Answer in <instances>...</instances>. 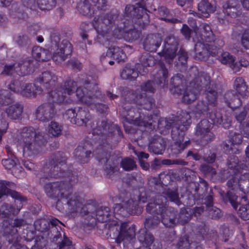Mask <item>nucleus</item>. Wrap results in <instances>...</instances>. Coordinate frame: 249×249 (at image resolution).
Masks as SVG:
<instances>
[{
  "label": "nucleus",
  "instance_id": "49",
  "mask_svg": "<svg viewBox=\"0 0 249 249\" xmlns=\"http://www.w3.org/2000/svg\"><path fill=\"white\" fill-rule=\"evenodd\" d=\"M67 158L65 155L60 152L56 153L52 157L51 160V164L59 165V166H67L66 164Z\"/></svg>",
  "mask_w": 249,
  "mask_h": 249
},
{
  "label": "nucleus",
  "instance_id": "62",
  "mask_svg": "<svg viewBox=\"0 0 249 249\" xmlns=\"http://www.w3.org/2000/svg\"><path fill=\"white\" fill-rule=\"evenodd\" d=\"M121 167L125 171H130L135 169L137 167L136 162L131 159L126 158L123 159L121 162Z\"/></svg>",
  "mask_w": 249,
  "mask_h": 249
},
{
  "label": "nucleus",
  "instance_id": "5",
  "mask_svg": "<svg viewBox=\"0 0 249 249\" xmlns=\"http://www.w3.org/2000/svg\"><path fill=\"white\" fill-rule=\"evenodd\" d=\"M48 101L39 105L36 110L35 117L39 121L48 122L55 117L57 111L53 103L64 105L71 102L68 97L58 90H52L49 93Z\"/></svg>",
  "mask_w": 249,
  "mask_h": 249
},
{
  "label": "nucleus",
  "instance_id": "8",
  "mask_svg": "<svg viewBox=\"0 0 249 249\" xmlns=\"http://www.w3.org/2000/svg\"><path fill=\"white\" fill-rule=\"evenodd\" d=\"M118 15L112 12L95 17L93 25L99 36L106 37L117 25Z\"/></svg>",
  "mask_w": 249,
  "mask_h": 249
},
{
  "label": "nucleus",
  "instance_id": "11",
  "mask_svg": "<svg viewBox=\"0 0 249 249\" xmlns=\"http://www.w3.org/2000/svg\"><path fill=\"white\" fill-rule=\"evenodd\" d=\"M146 11L145 3L143 1L136 3L135 5H127L125 9L127 16L132 18L133 21L135 19H137L136 24L142 28H144L149 22Z\"/></svg>",
  "mask_w": 249,
  "mask_h": 249
},
{
  "label": "nucleus",
  "instance_id": "15",
  "mask_svg": "<svg viewBox=\"0 0 249 249\" xmlns=\"http://www.w3.org/2000/svg\"><path fill=\"white\" fill-rule=\"evenodd\" d=\"M15 186V184L12 182L0 180V198L3 196L10 195L16 200L21 202L26 201L27 200L26 197L12 190Z\"/></svg>",
  "mask_w": 249,
  "mask_h": 249
},
{
  "label": "nucleus",
  "instance_id": "29",
  "mask_svg": "<svg viewBox=\"0 0 249 249\" xmlns=\"http://www.w3.org/2000/svg\"><path fill=\"white\" fill-rule=\"evenodd\" d=\"M170 90L173 94H181L185 89V85L184 84L183 80L180 76V74H177L172 77L170 81Z\"/></svg>",
  "mask_w": 249,
  "mask_h": 249
},
{
  "label": "nucleus",
  "instance_id": "7",
  "mask_svg": "<svg viewBox=\"0 0 249 249\" xmlns=\"http://www.w3.org/2000/svg\"><path fill=\"white\" fill-rule=\"evenodd\" d=\"M87 87L92 88L91 90L86 94L82 88H79L76 91V96L82 103L90 106L94 105L98 111L100 113H106L107 111V107L104 104L99 103L103 98V95L98 90V88L94 83H89L87 82Z\"/></svg>",
  "mask_w": 249,
  "mask_h": 249
},
{
  "label": "nucleus",
  "instance_id": "23",
  "mask_svg": "<svg viewBox=\"0 0 249 249\" xmlns=\"http://www.w3.org/2000/svg\"><path fill=\"white\" fill-rule=\"evenodd\" d=\"M66 199L68 209L72 213L81 211L84 208V199L75 195L71 196V192L68 198Z\"/></svg>",
  "mask_w": 249,
  "mask_h": 249
},
{
  "label": "nucleus",
  "instance_id": "48",
  "mask_svg": "<svg viewBox=\"0 0 249 249\" xmlns=\"http://www.w3.org/2000/svg\"><path fill=\"white\" fill-rule=\"evenodd\" d=\"M234 88L241 95L244 96L247 93V86L242 77L236 78L234 82Z\"/></svg>",
  "mask_w": 249,
  "mask_h": 249
},
{
  "label": "nucleus",
  "instance_id": "30",
  "mask_svg": "<svg viewBox=\"0 0 249 249\" xmlns=\"http://www.w3.org/2000/svg\"><path fill=\"white\" fill-rule=\"evenodd\" d=\"M23 111V106L18 103L9 106L5 110L8 117L12 120L19 119L21 117Z\"/></svg>",
  "mask_w": 249,
  "mask_h": 249
},
{
  "label": "nucleus",
  "instance_id": "32",
  "mask_svg": "<svg viewBox=\"0 0 249 249\" xmlns=\"http://www.w3.org/2000/svg\"><path fill=\"white\" fill-rule=\"evenodd\" d=\"M176 216V211L174 209L169 208L160 218H161V222L165 226L170 228L175 226L177 223Z\"/></svg>",
  "mask_w": 249,
  "mask_h": 249
},
{
  "label": "nucleus",
  "instance_id": "13",
  "mask_svg": "<svg viewBox=\"0 0 249 249\" xmlns=\"http://www.w3.org/2000/svg\"><path fill=\"white\" fill-rule=\"evenodd\" d=\"M166 198L162 196L158 195L154 200L149 202L146 208V211L155 215H160V217L164 214L165 211L168 210L166 204Z\"/></svg>",
  "mask_w": 249,
  "mask_h": 249
},
{
  "label": "nucleus",
  "instance_id": "20",
  "mask_svg": "<svg viewBox=\"0 0 249 249\" xmlns=\"http://www.w3.org/2000/svg\"><path fill=\"white\" fill-rule=\"evenodd\" d=\"M162 38L158 34H150L144 39L143 48L147 51L155 52L161 45Z\"/></svg>",
  "mask_w": 249,
  "mask_h": 249
},
{
  "label": "nucleus",
  "instance_id": "28",
  "mask_svg": "<svg viewBox=\"0 0 249 249\" xmlns=\"http://www.w3.org/2000/svg\"><path fill=\"white\" fill-rule=\"evenodd\" d=\"M194 30L196 33L200 30L201 39L203 41L211 42L214 40V36L211 27L208 24L202 23L200 25L199 29L196 26Z\"/></svg>",
  "mask_w": 249,
  "mask_h": 249
},
{
  "label": "nucleus",
  "instance_id": "2",
  "mask_svg": "<svg viewBox=\"0 0 249 249\" xmlns=\"http://www.w3.org/2000/svg\"><path fill=\"white\" fill-rule=\"evenodd\" d=\"M191 124V116L188 112L181 111L178 117L173 119H162L159 121L158 127L163 130L172 128L171 137L174 141L172 145L171 151L174 155L180 153L190 143L189 141L184 142V132Z\"/></svg>",
  "mask_w": 249,
  "mask_h": 249
},
{
  "label": "nucleus",
  "instance_id": "24",
  "mask_svg": "<svg viewBox=\"0 0 249 249\" xmlns=\"http://www.w3.org/2000/svg\"><path fill=\"white\" fill-rule=\"evenodd\" d=\"M193 84L194 88L196 90L199 91L203 89H207L210 87V78L208 74L204 72H200L196 76L193 81L191 83Z\"/></svg>",
  "mask_w": 249,
  "mask_h": 249
},
{
  "label": "nucleus",
  "instance_id": "1",
  "mask_svg": "<svg viewBox=\"0 0 249 249\" xmlns=\"http://www.w3.org/2000/svg\"><path fill=\"white\" fill-rule=\"evenodd\" d=\"M117 132L118 135H122L119 126L113 124H109L106 121H102L100 126L93 130L94 134L101 135L102 142L93 151V155L101 163L105 164L104 170L107 177L110 178L116 170L114 157L111 156V146L108 142L113 135Z\"/></svg>",
  "mask_w": 249,
  "mask_h": 249
},
{
  "label": "nucleus",
  "instance_id": "47",
  "mask_svg": "<svg viewBox=\"0 0 249 249\" xmlns=\"http://www.w3.org/2000/svg\"><path fill=\"white\" fill-rule=\"evenodd\" d=\"M158 13L160 18L166 21L175 23L180 22V20L176 18H170L168 9L164 6H161L158 9Z\"/></svg>",
  "mask_w": 249,
  "mask_h": 249
},
{
  "label": "nucleus",
  "instance_id": "43",
  "mask_svg": "<svg viewBox=\"0 0 249 249\" xmlns=\"http://www.w3.org/2000/svg\"><path fill=\"white\" fill-rule=\"evenodd\" d=\"M76 123L78 125H83L89 120V112L81 108H77L76 115Z\"/></svg>",
  "mask_w": 249,
  "mask_h": 249
},
{
  "label": "nucleus",
  "instance_id": "57",
  "mask_svg": "<svg viewBox=\"0 0 249 249\" xmlns=\"http://www.w3.org/2000/svg\"><path fill=\"white\" fill-rule=\"evenodd\" d=\"M237 196L231 191H228L227 194L223 196V199L225 203L229 202L233 208L237 210L238 204L236 202Z\"/></svg>",
  "mask_w": 249,
  "mask_h": 249
},
{
  "label": "nucleus",
  "instance_id": "50",
  "mask_svg": "<svg viewBox=\"0 0 249 249\" xmlns=\"http://www.w3.org/2000/svg\"><path fill=\"white\" fill-rule=\"evenodd\" d=\"M177 50V49L164 47L162 52L159 53L158 54L163 56L165 59L169 62L176 56Z\"/></svg>",
  "mask_w": 249,
  "mask_h": 249
},
{
  "label": "nucleus",
  "instance_id": "33",
  "mask_svg": "<svg viewBox=\"0 0 249 249\" xmlns=\"http://www.w3.org/2000/svg\"><path fill=\"white\" fill-rule=\"evenodd\" d=\"M224 100L227 106L231 108H235L241 105L240 99L234 91H228L225 94Z\"/></svg>",
  "mask_w": 249,
  "mask_h": 249
},
{
  "label": "nucleus",
  "instance_id": "12",
  "mask_svg": "<svg viewBox=\"0 0 249 249\" xmlns=\"http://www.w3.org/2000/svg\"><path fill=\"white\" fill-rule=\"evenodd\" d=\"M125 100L128 102L132 100L135 104L141 108L146 110L151 109L155 105L154 100L150 96H147L146 94H138L135 96L132 91H127L125 95Z\"/></svg>",
  "mask_w": 249,
  "mask_h": 249
},
{
  "label": "nucleus",
  "instance_id": "25",
  "mask_svg": "<svg viewBox=\"0 0 249 249\" xmlns=\"http://www.w3.org/2000/svg\"><path fill=\"white\" fill-rule=\"evenodd\" d=\"M165 142L159 136H154L151 140L148 148L155 154H162L165 149Z\"/></svg>",
  "mask_w": 249,
  "mask_h": 249
},
{
  "label": "nucleus",
  "instance_id": "41",
  "mask_svg": "<svg viewBox=\"0 0 249 249\" xmlns=\"http://www.w3.org/2000/svg\"><path fill=\"white\" fill-rule=\"evenodd\" d=\"M35 29L31 28L29 29V36L28 35H20L16 38L17 43L21 46H25L31 43V39L35 37L37 33L35 32Z\"/></svg>",
  "mask_w": 249,
  "mask_h": 249
},
{
  "label": "nucleus",
  "instance_id": "60",
  "mask_svg": "<svg viewBox=\"0 0 249 249\" xmlns=\"http://www.w3.org/2000/svg\"><path fill=\"white\" fill-rule=\"evenodd\" d=\"M35 88V85L24 83L21 94L26 97H34V90Z\"/></svg>",
  "mask_w": 249,
  "mask_h": 249
},
{
  "label": "nucleus",
  "instance_id": "14",
  "mask_svg": "<svg viewBox=\"0 0 249 249\" xmlns=\"http://www.w3.org/2000/svg\"><path fill=\"white\" fill-rule=\"evenodd\" d=\"M212 127V123L206 119L202 120L196 125V134L201 137L202 143L206 144L214 139V135L211 131Z\"/></svg>",
  "mask_w": 249,
  "mask_h": 249
},
{
  "label": "nucleus",
  "instance_id": "31",
  "mask_svg": "<svg viewBox=\"0 0 249 249\" xmlns=\"http://www.w3.org/2000/svg\"><path fill=\"white\" fill-rule=\"evenodd\" d=\"M22 202L19 201V204L15 203L14 205L9 203H5L1 206L2 214L5 217H8L10 215H17L22 207Z\"/></svg>",
  "mask_w": 249,
  "mask_h": 249
},
{
  "label": "nucleus",
  "instance_id": "58",
  "mask_svg": "<svg viewBox=\"0 0 249 249\" xmlns=\"http://www.w3.org/2000/svg\"><path fill=\"white\" fill-rule=\"evenodd\" d=\"M55 0H37L38 7L42 10H50L55 6Z\"/></svg>",
  "mask_w": 249,
  "mask_h": 249
},
{
  "label": "nucleus",
  "instance_id": "3",
  "mask_svg": "<svg viewBox=\"0 0 249 249\" xmlns=\"http://www.w3.org/2000/svg\"><path fill=\"white\" fill-rule=\"evenodd\" d=\"M50 53L37 47L33 49L32 54L36 61H46L52 58L54 61H64L72 51L71 44L67 39H61L58 33H52L50 36Z\"/></svg>",
  "mask_w": 249,
  "mask_h": 249
},
{
  "label": "nucleus",
  "instance_id": "40",
  "mask_svg": "<svg viewBox=\"0 0 249 249\" xmlns=\"http://www.w3.org/2000/svg\"><path fill=\"white\" fill-rule=\"evenodd\" d=\"M139 70H135L130 65H126L121 73V76L123 79L134 80L138 76Z\"/></svg>",
  "mask_w": 249,
  "mask_h": 249
},
{
  "label": "nucleus",
  "instance_id": "34",
  "mask_svg": "<svg viewBox=\"0 0 249 249\" xmlns=\"http://www.w3.org/2000/svg\"><path fill=\"white\" fill-rule=\"evenodd\" d=\"M209 119L211 121L212 125L213 124L222 125L225 128H228L231 125V122L228 119H226L223 122V119L221 114L218 112H212L209 113Z\"/></svg>",
  "mask_w": 249,
  "mask_h": 249
},
{
  "label": "nucleus",
  "instance_id": "42",
  "mask_svg": "<svg viewBox=\"0 0 249 249\" xmlns=\"http://www.w3.org/2000/svg\"><path fill=\"white\" fill-rule=\"evenodd\" d=\"M177 246L178 249H201L196 243H190L188 237L186 236L179 239Z\"/></svg>",
  "mask_w": 249,
  "mask_h": 249
},
{
  "label": "nucleus",
  "instance_id": "19",
  "mask_svg": "<svg viewBox=\"0 0 249 249\" xmlns=\"http://www.w3.org/2000/svg\"><path fill=\"white\" fill-rule=\"evenodd\" d=\"M19 70L17 73L21 76H25L33 72L37 66V62L33 58H27L18 65Z\"/></svg>",
  "mask_w": 249,
  "mask_h": 249
},
{
  "label": "nucleus",
  "instance_id": "38",
  "mask_svg": "<svg viewBox=\"0 0 249 249\" xmlns=\"http://www.w3.org/2000/svg\"><path fill=\"white\" fill-rule=\"evenodd\" d=\"M219 60L222 64L229 65L234 72H237L238 67L237 65H234L235 57L228 52L223 53L219 57Z\"/></svg>",
  "mask_w": 249,
  "mask_h": 249
},
{
  "label": "nucleus",
  "instance_id": "27",
  "mask_svg": "<svg viewBox=\"0 0 249 249\" xmlns=\"http://www.w3.org/2000/svg\"><path fill=\"white\" fill-rule=\"evenodd\" d=\"M112 57L113 59L117 60L118 62L124 61L125 58V55L123 50L118 47L111 46L106 53H103L101 56V61L104 60V58Z\"/></svg>",
  "mask_w": 249,
  "mask_h": 249
},
{
  "label": "nucleus",
  "instance_id": "36",
  "mask_svg": "<svg viewBox=\"0 0 249 249\" xmlns=\"http://www.w3.org/2000/svg\"><path fill=\"white\" fill-rule=\"evenodd\" d=\"M110 216V209L108 207L101 206L98 208L95 214V219H96L99 222H107Z\"/></svg>",
  "mask_w": 249,
  "mask_h": 249
},
{
  "label": "nucleus",
  "instance_id": "18",
  "mask_svg": "<svg viewBox=\"0 0 249 249\" xmlns=\"http://www.w3.org/2000/svg\"><path fill=\"white\" fill-rule=\"evenodd\" d=\"M36 82L42 84L47 89L54 87L57 82V77L50 71H44L36 79Z\"/></svg>",
  "mask_w": 249,
  "mask_h": 249
},
{
  "label": "nucleus",
  "instance_id": "51",
  "mask_svg": "<svg viewBox=\"0 0 249 249\" xmlns=\"http://www.w3.org/2000/svg\"><path fill=\"white\" fill-rule=\"evenodd\" d=\"M160 218L158 216H150L145 219L144 222L145 230L155 229L160 223Z\"/></svg>",
  "mask_w": 249,
  "mask_h": 249
},
{
  "label": "nucleus",
  "instance_id": "52",
  "mask_svg": "<svg viewBox=\"0 0 249 249\" xmlns=\"http://www.w3.org/2000/svg\"><path fill=\"white\" fill-rule=\"evenodd\" d=\"M198 92L199 91L196 90V89L195 90L187 89L184 92L182 97L183 102L186 104H190L197 98Z\"/></svg>",
  "mask_w": 249,
  "mask_h": 249
},
{
  "label": "nucleus",
  "instance_id": "44",
  "mask_svg": "<svg viewBox=\"0 0 249 249\" xmlns=\"http://www.w3.org/2000/svg\"><path fill=\"white\" fill-rule=\"evenodd\" d=\"M91 154V152L90 150H87L86 147L81 146H78L74 152V156L76 158L83 163L88 161V158Z\"/></svg>",
  "mask_w": 249,
  "mask_h": 249
},
{
  "label": "nucleus",
  "instance_id": "6",
  "mask_svg": "<svg viewBox=\"0 0 249 249\" xmlns=\"http://www.w3.org/2000/svg\"><path fill=\"white\" fill-rule=\"evenodd\" d=\"M67 166H59V165H52L50 167L47 166L43 168V171L37 174L39 178L40 183L44 182V179L51 178H64V182L75 184L77 181V178L71 171L68 170Z\"/></svg>",
  "mask_w": 249,
  "mask_h": 249
},
{
  "label": "nucleus",
  "instance_id": "56",
  "mask_svg": "<svg viewBox=\"0 0 249 249\" xmlns=\"http://www.w3.org/2000/svg\"><path fill=\"white\" fill-rule=\"evenodd\" d=\"M206 96L208 104L213 106H215L217 99V92L215 89L210 87H208L205 89Z\"/></svg>",
  "mask_w": 249,
  "mask_h": 249
},
{
  "label": "nucleus",
  "instance_id": "26",
  "mask_svg": "<svg viewBox=\"0 0 249 249\" xmlns=\"http://www.w3.org/2000/svg\"><path fill=\"white\" fill-rule=\"evenodd\" d=\"M156 60L154 57L148 53H142L139 57V62L136 64V68L139 71V72L142 71L145 72V68L151 67L155 64Z\"/></svg>",
  "mask_w": 249,
  "mask_h": 249
},
{
  "label": "nucleus",
  "instance_id": "10",
  "mask_svg": "<svg viewBox=\"0 0 249 249\" xmlns=\"http://www.w3.org/2000/svg\"><path fill=\"white\" fill-rule=\"evenodd\" d=\"M197 42L195 48L196 58L200 60H205L207 59L209 55L215 56L217 53L219 49L224 43L222 40L217 39L211 42Z\"/></svg>",
  "mask_w": 249,
  "mask_h": 249
},
{
  "label": "nucleus",
  "instance_id": "17",
  "mask_svg": "<svg viewBox=\"0 0 249 249\" xmlns=\"http://www.w3.org/2000/svg\"><path fill=\"white\" fill-rule=\"evenodd\" d=\"M120 234L117 238V243L120 244L124 240L130 241L135 238V226L132 225L128 227L126 223H122L120 227Z\"/></svg>",
  "mask_w": 249,
  "mask_h": 249
},
{
  "label": "nucleus",
  "instance_id": "39",
  "mask_svg": "<svg viewBox=\"0 0 249 249\" xmlns=\"http://www.w3.org/2000/svg\"><path fill=\"white\" fill-rule=\"evenodd\" d=\"M168 71L163 64H160L158 71V76L156 79L157 84L162 88L167 87L168 85Z\"/></svg>",
  "mask_w": 249,
  "mask_h": 249
},
{
  "label": "nucleus",
  "instance_id": "64",
  "mask_svg": "<svg viewBox=\"0 0 249 249\" xmlns=\"http://www.w3.org/2000/svg\"><path fill=\"white\" fill-rule=\"evenodd\" d=\"M238 213L245 220L249 219V203L243 204L238 210Z\"/></svg>",
  "mask_w": 249,
  "mask_h": 249
},
{
  "label": "nucleus",
  "instance_id": "22",
  "mask_svg": "<svg viewBox=\"0 0 249 249\" xmlns=\"http://www.w3.org/2000/svg\"><path fill=\"white\" fill-rule=\"evenodd\" d=\"M223 8L224 13L231 18H236L242 14L239 3L234 0H228L223 4Z\"/></svg>",
  "mask_w": 249,
  "mask_h": 249
},
{
  "label": "nucleus",
  "instance_id": "37",
  "mask_svg": "<svg viewBox=\"0 0 249 249\" xmlns=\"http://www.w3.org/2000/svg\"><path fill=\"white\" fill-rule=\"evenodd\" d=\"M198 14L202 17H208L210 13L214 11V7L207 0H202L198 4Z\"/></svg>",
  "mask_w": 249,
  "mask_h": 249
},
{
  "label": "nucleus",
  "instance_id": "4",
  "mask_svg": "<svg viewBox=\"0 0 249 249\" xmlns=\"http://www.w3.org/2000/svg\"><path fill=\"white\" fill-rule=\"evenodd\" d=\"M18 140L24 154L28 156L37 153L47 142L45 133L32 126L23 128Z\"/></svg>",
  "mask_w": 249,
  "mask_h": 249
},
{
  "label": "nucleus",
  "instance_id": "46",
  "mask_svg": "<svg viewBox=\"0 0 249 249\" xmlns=\"http://www.w3.org/2000/svg\"><path fill=\"white\" fill-rule=\"evenodd\" d=\"M14 102L12 94L6 89H0V104L2 106L8 105Z\"/></svg>",
  "mask_w": 249,
  "mask_h": 249
},
{
  "label": "nucleus",
  "instance_id": "55",
  "mask_svg": "<svg viewBox=\"0 0 249 249\" xmlns=\"http://www.w3.org/2000/svg\"><path fill=\"white\" fill-rule=\"evenodd\" d=\"M191 218V212H188L187 209H181L179 213L177 222L184 225L188 223Z\"/></svg>",
  "mask_w": 249,
  "mask_h": 249
},
{
  "label": "nucleus",
  "instance_id": "61",
  "mask_svg": "<svg viewBox=\"0 0 249 249\" xmlns=\"http://www.w3.org/2000/svg\"><path fill=\"white\" fill-rule=\"evenodd\" d=\"M179 45L178 39L173 35H169L167 36L164 40V47L173 48L178 49Z\"/></svg>",
  "mask_w": 249,
  "mask_h": 249
},
{
  "label": "nucleus",
  "instance_id": "21",
  "mask_svg": "<svg viewBox=\"0 0 249 249\" xmlns=\"http://www.w3.org/2000/svg\"><path fill=\"white\" fill-rule=\"evenodd\" d=\"M127 107L125 106L124 109L126 111V114L125 116V120L129 124H133L139 126L147 127L148 125H151V122H146L145 120L141 119V117L139 118L137 116L133 108L127 109Z\"/></svg>",
  "mask_w": 249,
  "mask_h": 249
},
{
  "label": "nucleus",
  "instance_id": "63",
  "mask_svg": "<svg viewBox=\"0 0 249 249\" xmlns=\"http://www.w3.org/2000/svg\"><path fill=\"white\" fill-rule=\"evenodd\" d=\"M36 228L41 232H44L48 230L50 231V222L45 219H40L36 221L35 222Z\"/></svg>",
  "mask_w": 249,
  "mask_h": 249
},
{
  "label": "nucleus",
  "instance_id": "59",
  "mask_svg": "<svg viewBox=\"0 0 249 249\" xmlns=\"http://www.w3.org/2000/svg\"><path fill=\"white\" fill-rule=\"evenodd\" d=\"M90 4L88 0L80 2L77 6L79 12L84 15H91Z\"/></svg>",
  "mask_w": 249,
  "mask_h": 249
},
{
  "label": "nucleus",
  "instance_id": "45",
  "mask_svg": "<svg viewBox=\"0 0 249 249\" xmlns=\"http://www.w3.org/2000/svg\"><path fill=\"white\" fill-rule=\"evenodd\" d=\"M122 207L124 211H126L128 213L132 215L135 214L137 213L138 201L131 199L127 201L123 202Z\"/></svg>",
  "mask_w": 249,
  "mask_h": 249
},
{
  "label": "nucleus",
  "instance_id": "35",
  "mask_svg": "<svg viewBox=\"0 0 249 249\" xmlns=\"http://www.w3.org/2000/svg\"><path fill=\"white\" fill-rule=\"evenodd\" d=\"M137 237L140 242L146 247L150 246L154 241L153 235L145 229H141L139 231Z\"/></svg>",
  "mask_w": 249,
  "mask_h": 249
},
{
  "label": "nucleus",
  "instance_id": "16",
  "mask_svg": "<svg viewBox=\"0 0 249 249\" xmlns=\"http://www.w3.org/2000/svg\"><path fill=\"white\" fill-rule=\"evenodd\" d=\"M87 82L89 83H93V82L91 83L88 81H85L84 87H79V88H82L84 89V90L86 94L89 92V90H91L92 89V88L87 87ZM77 86L76 82L73 80L69 78L64 81L61 85L60 89L63 90L64 92H62L61 90L59 89H55V90L60 91L64 96H65L64 93L71 95L75 92L76 93L77 89L79 88V87L77 88L76 90H75Z\"/></svg>",
  "mask_w": 249,
  "mask_h": 249
},
{
  "label": "nucleus",
  "instance_id": "53",
  "mask_svg": "<svg viewBox=\"0 0 249 249\" xmlns=\"http://www.w3.org/2000/svg\"><path fill=\"white\" fill-rule=\"evenodd\" d=\"M62 130L63 126L55 121H52L48 126L49 133L54 137L61 135Z\"/></svg>",
  "mask_w": 249,
  "mask_h": 249
},
{
  "label": "nucleus",
  "instance_id": "54",
  "mask_svg": "<svg viewBox=\"0 0 249 249\" xmlns=\"http://www.w3.org/2000/svg\"><path fill=\"white\" fill-rule=\"evenodd\" d=\"M48 235L53 242L56 244L59 242V241L61 240L63 238L61 231L55 226L51 227Z\"/></svg>",
  "mask_w": 249,
  "mask_h": 249
},
{
  "label": "nucleus",
  "instance_id": "9",
  "mask_svg": "<svg viewBox=\"0 0 249 249\" xmlns=\"http://www.w3.org/2000/svg\"><path fill=\"white\" fill-rule=\"evenodd\" d=\"M64 182H54L44 185V188L47 196L52 198L68 199L71 194L72 185Z\"/></svg>",
  "mask_w": 249,
  "mask_h": 249
}]
</instances>
